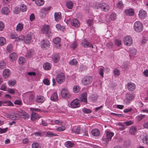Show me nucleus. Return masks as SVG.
I'll return each mask as SVG.
<instances>
[{"mask_svg": "<svg viewBox=\"0 0 148 148\" xmlns=\"http://www.w3.org/2000/svg\"><path fill=\"white\" fill-rule=\"evenodd\" d=\"M41 32L45 34L48 37L51 36L52 34L51 31L50 30V26L47 25H45L41 28Z\"/></svg>", "mask_w": 148, "mask_h": 148, "instance_id": "obj_1", "label": "nucleus"}, {"mask_svg": "<svg viewBox=\"0 0 148 148\" xmlns=\"http://www.w3.org/2000/svg\"><path fill=\"white\" fill-rule=\"evenodd\" d=\"M134 27L135 30L136 32H139L143 30V25L139 21L135 22L134 24Z\"/></svg>", "mask_w": 148, "mask_h": 148, "instance_id": "obj_2", "label": "nucleus"}, {"mask_svg": "<svg viewBox=\"0 0 148 148\" xmlns=\"http://www.w3.org/2000/svg\"><path fill=\"white\" fill-rule=\"evenodd\" d=\"M93 81L92 77L87 76L83 78L82 81V84L84 85H87L90 84Z\"/></svg>", "mask_w": 148, "mask_h": 148, "instance_id": "obj_3", "label": "nucleus"}, {"mask_svg": "<svg viewBox=\"0 0 148 148\" xmlns=\"http://www.w3.org/2000/svg\"><path fill=\"white\" fill-rule=\"evenodd\" d=\"M61 95L62 97L65 98H69L71 97L69 91L66 88L62 89L61 92Z\"/></svg>", "mask_w": 148, "mask_h": 148, "instance_id": "obj_4", "label": "nucleus"}, {"mask_svg": "<svg viewBox=\"0 0 148 148\" xmlns=\"http://www.w3.org/2000/svg\"><path fill=\"white\" fill-rule=\"evenodd\" d=\"M98 6L101 10L105 12H107L110 10L109 5L107 3H99Z\"/></svg>", "mask_w": 148, "mask_h": 148, "instance_id": "obj_5", "label": "nucleus"}, {"mask_svg": "<svg viewBox=\"0 0 148 148\" xmlns=\"http://www.w3.org/2000/svg\"><path fill=\"white\" fill-rule=\"evenodd\" d=\"M65 76L63 73L58 74L56 77V80L59 84H61L63 82L65 79Z\"/></svg>", "mask_w": 148, "mask_h": 148, "instance_id": "obj_6", "label": "nucleus"}, {"mask_svg": "<svg viewBox=\"0 0 148 148\" xmlns=\"http://www.w3.org/2000/svg\"><path fill=\"white\" fill-rule=\"evenodd\" d=\"M134 97V95L133 93L127 94L125 96L124 102L127 104L129 103Z\"/></svg>", "mask_w": 148, "mask_h": 148, "instance_id": "obj_7", "label": "nucleus"}, {"mask_svg": "<svg viewBox=\"0 0 148 148\" xmlns=\"http://www.w3.org/2000/svg\"><path fill=\"white\" fill-rule=\"evenodd\" d=\"M124 41L125 45L127 46H130L133 43V40L132 37L129 36H127L124 37Z\"/></svg>", "mask_w": 148, "mask_h": 148, "instance_id": "obj_8", "label": "nucleus"}, {"mask_svg": "<svg viewBox=\"0 0 148 148\" xmlns=\"http://www.w3.org/2000/svg\"><path fill=\"white\" fill-rule=\"evenodd\" d=\"M67 22L71 24L73 26L76 27H78L80 26V24L78 21V20L75 18L73 19H69L67 21Z\"/></svg>", "mask_w": 148, "mask_h": 148, "instance_id": "obj_9", "label": "nucleus"}, {"mask_svg": "<svg viewBox=\"0 0 148 148\" xmlns=\"http://www.w3.org/2000/svg\"><path fill=\"white\" fill-rule=\"evenodd\" d=\"M71 105L72 108H78L80 106L79 101L77 99L73 100L71 102Z\"/></svg>", "mask_w": 148, "mask_h": 148, "instance_id": "obj_10", "label": "nucleus"}, {"mask_svg": "<svg viewBox=\"0 0 148 148\" xmlns=\"http://www.w3.org/2000/svg\"><path fill=\"white\" fill-rule=\"evenodd\" d=\"M41 46L42 48L47 49L50 46L49 41L47 40H43L41 42Z\"/></svg>", "mask_w": 148, "mask_h": 148, "instance_id": "obj_11", "label": "nucleus"}, {"mask_svg": "<svg viewBox=\"0 0 148 148\" xmlns=\"http://www.w3.org/2000/svg\"><path fill=\"white\" fill-rule=\"evenodd\" d=\"M82 45L85 47H91L92 48L93 47V45L86 39L82 40Z\"/></svg>", "mask_w": 148, "mask_h": 148, "instance_id": "obj_12", "label": "nucleus"}, {"mask_svg": "<svg viewBox=\"0 0 148 148\" xmlns=\"http://www.w3.org/2000/svg\"><path fill=\"white\" fill-rule=\"evenodd\" d=\"M136 87L135 84L133 83L129 82L127 85V89L130 91H133L135 89Z\"/></svg>", "mask_w": 148, "mask_h": 148, "instance_id": "obj_13", "label": "nucleus"}, {"mask_svg": "<svg viewBox=\"0 0 148 148\" xmlns=\"http://www.w3.org/2000/svg\"><path fill=\"white\" fill-rule=\"evenodd\" d=\"M147 15V13L143 9H141L139 12L138 16L140 18L143 19L146 17Z\"/></svg>", "mask_w": 148, "mask_h": 148, "instance_id": "obj_14", "label": "nucleus"}, {"mask_svg": "<svg viewBox=\"0 0 148 148\" xmlns=\"http://www.w3.org/2000/svg\"><path fill=\"white\" fill-rule=\"evenodd\" d=\"M32 112L31 116V119L32 120H34L37 118L36 113L34 112L37 111L36 108H30Z\"/></svg>", "mask_w": 148, "mask_h": 148, "instance_id": "obj_15", "label": "nucleus"}, {"mask_svg": "<svg viewBox=\"0 0 148 148\" xmlns=\"http://www.w3.org/2000/svg\"><path fill=\"white\" fill-rule=\"evenodd\" d=\"M10 74V71L8 69H4L3 72V76L5 79H6L8 77Z\"/></svg>", "mask_w": 148, "mask_h": 148, "instance_id": "obj_16", "label": "nucleus"}, {"mask_svg": "<svg viewBox=\"0 0 148 148\" xmlns=\"http://www.w3.org/2000/svg\"><path fill=\"white\" fill-rule=\"evenodd\" d=\"M87 94L86 93L82 94L80 97V101L81 102H84L86 103H87Z\"/></svg>", "mask_w": 148, "mask_h": 148, "instance_id": "obj_17", "label": "nucleus"}, {"mask_svg": "<svg viewBox=\"0 0 148 148\" xmlns=\"http://www.w3.org/2000/svg\"><path fill=\"white\" fill-rule=\"evenodd\" d=\"M125 12L126 14L128 16L133 15L134 14V10L131 8L125 10Z\"/></svg>", "mask_w": 148, "mask_h": 148, "instance_id": "obj_18", "label": "nucleus"}, {"mask_svg": "<svg viewBox=\"0 0 148 148\" xmlns=\"http://www.w3.org/2000/svg\"><path fill=\"white\" fill-rule=\"evenodd\" d=\"M65 146L67 148H71L75 145V144L71 141H68L65 142Z\"/></svg>", "mask_w": 148, "mask_h": 148, "instance_id": "obj_19", "label": "nucleus"}, {"mask_svg": "<svg viewBox=\"0 0 148 148\" xmlns=\"http://www.w3.org/2000/svg\"><path fill=\"white\" fill-rule=\"evenodd\" d=\"M20 116L18 114L14 112L11 113V119L12 120L18 119Z\"/></svg>", "mask_w": 148, "mask_h": 148, "instance_id": "obj_20", "label": "nucleus"}, {"mask_svg": "<svg viewBox=\"0 0 148 148\" xmlns=\"http://www.w3.org/2000/svg\"><path fill=\"white\" fill-rule=\"evenodd\" d=\"M34 52L32 49H30L27 51L25 54V56L27 58H30L34 54Z\"/></svg>", "mask_w": 148, "mask_h": 148, "instance_id": "obj_21", "label": "nucleus"}, {"mask_svg": "<svg viewBox=\"0 0 148 148\" xmlns=\"http://www.w3.org/2000/svg\"><path fill=\"white\" fill-rule=\"evenodd\" d=\"M52 59L54 63H57L59 61L60 59L59 55L58 54L54 55L53 56Z\"/></svg>", "mask_w": 148, "mask_h": 148, "instance_id": "obj_22", "label": "nucleus"}, {"mask_svg": "<svg viewBox=\"0 0 148 148\" xmlns=\"http://www.w3.org/2000/svg\"><path fill=\"white\" fill-rule=\"evenodd\" d=\"M50 99L52 101H57L58 99V97L57 93L54 92L51 95Z\"/></svg>", "mask_w": 148, "mask_h": 148, "instance_id": "obj_23", "label": "nucleus"}, {"mask_svg": "<svg viewBox=\"0 0 148 148\" xmlns=\"http://www.w3.org/2000/svg\"><path fill=\"white\" fill-rule=\"evenodd\" d=\"M24 41L26 44H28L31 42V36L30 34H27L24 38Z\"/></svg>", "mask_w": 148, "mask_h": 148, "instance_id": "obj_24", "label": "nucleus"}, {"mask_svg": "<svg viewBox=\"0 0 148 148\" xmlns=\"http://www.w3.org/2000/svg\"><path fill=\"white\" fill-rule=\"evenodd\" d=\"M91 133L92 135L95 136H98L100 134V131L97 129L93 130Z\"/></svg>", "mask_w": 148, "mask_h": 148, "instance_id": "obj_25", "label": "nucleus"}, {"mask_svg": "<svg viewBox=\"0 0 148 148\" xmlns=\"http://www.w3.org/2000/svg\"><path fill=\"white\" fill-rule=\"evenodd\" d=\"M114 135V133L110 131H107L106 132V137L110 140H111L112 137Z\"/></svg>", "mask_w": 148, "mask_h": 148, "instance_id": "obj_26", "label": "nucleus"}, {"mask_svg": "<svg viewBox=\"0 0 148 148\" xmlns=\"http://www.w3.org/2000/svg\"><path fill=\"white\" fill-rule=\"evenodd\" d=\"M17 56V55L16 53H12L10 55L9 58L10 60L12 61L14 60L16 58Z\"/></svg>", "mask_w": 148, "mask_h": 148, "instance_id": "obj_27", "label": "nucleus"}, {"mask_svg": "<svg viewBox=\"0 0 148 148\" xmlns=\"http://www.w3.org/2000/svg\"><path fill=\"white\" fill-rule=\"evenodd\" d=\"M51 65L50 63L47 62L44 64L43 67L44 69L48 70L51 69Z\"/></svg>", "mask_w": 148, "mask_h": 148, "instance_id": "obj_28", "label": "nucleus"}, {"mask_svg": "<svg viewBox=\"0 0 148 148\" xmlns=\"http://www.w3.org/2000/svg\"><path fill=\"white\" fill-rule=\"evenodd\" d=\"M54 17L56 21H59L61 18V13L60 12L55 13Z\"/></svg>", "mask_w": 148, "mask_h": 148, "instance_id": "obj_29", "label": "nucleus"}, {"mask_svg": "<svg viewBox=\"0 0 148 148\" xmlns=\"http://www.w3.org/2000/svg\"><path fill=\"white\" fill-rule=\"evenodd\" d=\"M23 28V25L22 23H19L16 26V30L18 32H21Z\"/></svg>", "mask_w": 148, "mask_h": 148, "instance_id": "obj_30", "label": "nucleus"}, {"mask_svg": "<svg viewBox=\"0 0 148 148\" xmlns=\"http://www.w3.org/2000/svg\"><path fill=\"white\" fill-rule=\"evenodd\" d=\"M116 5V7L119 9H122L123 7V4L122 1L121 0L118 1Z\"/></svg>", "mask_w": 148, "mask_h": 148, "instance_id": "obj_31", "label": "nucleus"}, {"mask_svg": "<svg viewBox=\"0 0 148 148\" xmlns=\"http://www.w3.org/2000/svg\"><path fill=\"white\" fill-rule=\"evenodd\" d=\"M1 12L4 14L8 15L9 13V11L8 8L5 7L2 9Z\"/></svg>", "mask_w": 148, "mask_h": 148, "instance_id": "obj_32", "label": "nucleus"}, {"mask_svg": "<svg viewBox=\"0 0 148 148\" xmlns=\"http://www.w3.org/2000/svg\"><path fill=\"white\" fill-rule=\"evenodd\" d=\"M18 62L20 64H23L26 62V60L24 57H21L18 59Z\"/></svg>", "mask_w": 148, "mask_h": 148, "instance_id": "obj_33", "label": "nucleus"}, {"mask_svg": "<svg viewBox=\"0 0 148 148\" xmlns=\"http://www.w3.org/2000/svg\"><path fill=\"white\" fill-rule=\"evenodd\" d=\"M71 131L72 133L76 132L77 134H79L80 132V128L79 127H77L76 128L73 127L72 128Z\"/></svg>", "mask_w": 148, "mask_h": 148, "instance_id": "obj_34", "label": "nucleus"}, {"mask_svg": "<svg viewBox=\"0 0 148 148\" xmlns=\"http://www.w3.org/2000/svg\"><path fill=\"white\" fill-rule=\"evenodd\" d=\"M45 98L42 96H38V103H42L45 101Z\"/></svg>", "mask_w": 148, "mask_h": 148, "instance_id": "obj_35", "label": "nucleus"}, {"mask_svg": "<svg viewBox=\"0 0 148 148\" xmlns=\"http://www.w3.org/2000/svg\"><path fill=\"white\" fill-rule=\"evenodd\" d=\"M34 98V96L33 95L31 94L30 95H29V99L27 102L29 104H31V103L33 101Z\"/></svg>", "mask_w": 148, "mask_h": 148, "instance_id": "obj_36", "label": "nucleus"}, {"mask_svg": "<svg viewBox=\"0 0 148 148\" xmlns=\"http://www.w3.org/2000/svg\"><path fill=\"white\" fill-rule=\"evenodd\" d=\"M143 142L145 144H148V134H145L143 138Z\"/></svg>", "mask_w": 148, "mask_h": 148, "instance_id": "obj_37", "label": "nucleus"}, {"mask_svg": "<svg viewBox=\"0 0 148 148\" xmlns=\"http://www.w3.org/2000/svg\"><path fill=\"white\" fill-rule=\"evenodd\" d=\"M66 6L68 8L71 9L73 8V3L71 1H68L66 3Z\"/></svg>", "mask_w": 148, "mask_h": 148, "instance_id": "obj_38", "label": "nucleus"}, {"mask_svg": "<svg viewBox=\"0 0 148 148\" xmlns=\"http://www.w3.org/2000/svg\"><path fill=\"white\" fill-rule=\"evenodd\" d=\"M20 9L21 11L25 12L27 10V8L26 5L24 4H22L21 6Z\"/></svg>", "mask_w": 148, "mask_h": 148, "instance_id": "obj_39", "label": "nucleus"}, {"mask_svg": "<svg viewBox=\"0 0 148 148\" xmlns=\"http://www.w3.org/2000/svg\"><path fill=\"white\" fill-rule=\"evenodd\" d=\"M113 74L115 77L119 76L120 75L119 70L117 69H115L113 71Z\"/></svg>", "mask_w": 148, "mask_h": 148, "instance_id": "obj_40", "label": "nucleus"}, {"mask_svg": "<svg viewBox=\"0 0 148 148\" xmlns=\"http://www.w3.org/2000/svg\"><path fill=\"white\" fill-rule=\"evenodd\" d=\"M80 91L79 87L78 86H75L73 88V91L75 93H77Z\"/></svg>", "mask_w": 148, "mask_h": 148, "instance_id": "obj_41", "label": "nucleus"}, {"mask_svg": "<svg viewBox=\"0 0 148 148\" xmlns=\"http://www.w3.org/2000/svg\"><path fill=\"white\" fill-rule=\"evenodd\" d=\"M6 41V40L4 37H0V45H3L5 43Z\"/></svg>", "mask_w": 148, "mask_h": 148, "instance_id": "obj_42", "label": "nucleus"}, {"mask_svg": "<svg viewBox=\"0 0 148 148\" xmlns=\"http://www.w3.org/2000/svg\"><path fill=\"white\" fill-rule=\"evenodd\" d=\"M145 115L141 114L137 116L136 117V119L137 121L139 122L143 118L145 117Z\"/></svg>", "mask_w": 148, "mask_h": 148, "instance_id": "obj_43", "label": "nucleus"}, {"mask_svg": "<svg viewBox=\"0 0 148 148\" xmlns=\"http://www.w3.org/2000/svg\"><path fill=\"white\" fill-rule=\"evenodd\" d=\"M51 7H49L46 8H44L41 10L40 12V15L41 16H42L43 15V13H42V11L43 10L44 11H47L50 10L51 9Z\"/></svg>", "mask_w": 148, "mask_h": 148, "instance_id": "obj_44", "label": "nucleus"}, {"mask_svg": "<svg viewBox=\"0 0 148 148\" xmlns=\"http://www.w3.org/2000/svg\"><path fill=\"white\" fill-rule=\"evenodd\" d=\"M61 41V39L59 37H57L53 39V42L56 44L59 43Z\"/></svg>", "mask_w": 148, "mask_h": 148, "instance_id": "obj_45", "label": "nucleus"}, {"mask_svg": "<svg viewBox=\"0 0 148 148\" xmlns=\"http://www.w3.org/2000/svg\"><path fill=\"white\" fill-rule=\"evenodd\" d=\"M77 61L75 59H72L69 62V64L71 65H76L77 63Z\"/></svg>", "mask_w": 148, "mask_h": 148, "instance_id": "obj_46", "label": "nucleus"}, {"mask_svg": "<svg viewBox=\"0 0 148 148\" xmlns=\"http://www.w3.org/2000/svg\"><path fill=\"white\" fill-rule=\"evenodd\" d=\"M136 131V127H131L130 130V132L132 134H134Z\"/></svg>", "mask_w": 148, "mask_h": 148, "instance_id": "obj_47", "label": "nucleus"}, {"mask_svg": "<svg viewBox=\"0 0 148 148\" xmlns=\"http://www.w3.org/2000/svg\"><path fill=\"white\" fill-rule=\"evenodd\" d=\"M16 82L15 80H9L8 82V84L10 86H13L15 84Z\"/></svg>", "mask_w": 148, "mask_h": 148, "instance_id": "obj_48", "label": "nucleus"}, {"mask_svg": "<svg viewBox=\"0 0 148 148\" xmlns=\"http://www.w3.org/2000/svg\"><path fill=\"white\" fill-rule=\"evenodd\" d=\"M5 64L4 61H1L0 62V69H3L5 68Z\"/></svg>", "mask_w": 148, "mask_h": 148, "instance_id": "obj_49", "label": "nucleus"}, {"mask_svg": "<svg viewBox=\"0 0 148 148\" xmlns=\"http://www.w3.org/2000/svg\"><path fill=\"white\" fill-rule=\"evenodd\" d=\"M39 122L40 125H42L43 126H46L48 125L46 122L42 120H41V121L39 120Z\"/></svg>", "mask_w": 148, "mask_h": 148, "instance_id": "obj_50", "label": "nucleus"}, {"mask_svg": "<svg viewBox=\"0 0 148 148\" xmlns=\"http://www.w3.org/2000/svg\"><path fill=\"white\" fill-rule=\"evenodd\" d=\"M116 17V14L114 13H112L110 16V19L112 20H115Z\"/></svg>", "mask_w": 148, "mask_h": 148, "instance_id": "obj_51", "label": "nucleus"}, {"mask_svg": "<svg viewBox=\"0 0 148 148\" xmlns=\"http://www.w3.org/2000/svg\"><path fill=\"white\" fill-rule=\"evenodd\" d=\"M82 110L83 112L86 114L90 113L92 112L89 109L85 108H83Z\"/></svg>", "mask_w": 148, "mask_h": 148, "instance_id": "obj_52", "label": "nucleus"}, {"mask_svg": "<svg viewBox=\"0 0 148 148\" xmlns=\"http://www.w3.org/2000/svg\"><path fill=\"white\" fill-rule=\"evenodd\" d=\"M109 140H110L106 137H103L102 139V142L104 144H107Z\"/></svg>", "mask_w": 148, "mask_h": 148, "instance_id": "obj_53", "label": "nucleus"}, {"mask_svg": "<svg viewBox=\"0 0 148 148\" xmlns=\"http://www.w3.org/2000/svg\"><path fill=\"white\" fill-rule=\"evenodd\" d=\"M12 46L11 44H10L7 46L6 50L8 52H10L12 49Z\"/></svg>", "mask_w": 148, "mask_h": 148, "instance_id": "obj_54", "label": "nucleus"}, {"mask_svg": "<svg viewBox=\"0 0 148 148\" xmlns=\"http://www.w3.org/2000/svg\"><path fill=\"white\" fill-rule=\"evenodd\" d=\"M25 37L23 35H21L16 38V41H20L24 40Z\"/></svg>", "mask_w": 148, "mask_h": 148, "instance_id": "obj_55", "label": "nucleus"}, {"mask_svg": "<svg viewBox=\"0 0 148 148\" xmlns=\"http://www.w3.org/2000/svg\"><path fill=\"white\" fill-rule=\"evenodd\" d=\"M43 83L47 85H49L50 84V82L49 80L47 78L45 79L43 81Z\"/></svg>", "mask_w": 148, "mask_h": 148, "instance_id": "obj_56", "label": "nucleus"}, {"mask_svg": "<svg viewBox=\"0 0 148 148\" xmlns=\"http://www.w3.org/2000/svg\"><path fill=\"white\" fill-rule=\"evenodd\" d=\"M65 127L62 126L57 127L56 129V130L58 131H62L65 130Z\"/></svg>", "mask_w": 148, "mask_h": 148, "instance_id": "obj_57", "label": "nucleus"}, {"mask_svg": "<svg viewBox=\"0 0 148 148\" xmlns=\"http://www.w3.org/2000/svg\"><path fill=\"white\" fill-rule=\"evenodd\" d=\"M44 3L43 0H38V6H41Z\"/></svg>", "mask_w": 148, "mask_h": 148, "instance_id": "obj_58", "label": "nucleus"}, {"mask_svg": "<svg viewBox=\"0 0 148 148\" xmlns=\"http://www.w3.org/2000/svg\"><path fill=\"white\" fill-rule=\"evenodd\" d=\"M77 46V44L76 42H74L73 43L71 44V45L70 47L73 49H74L76 48Z\"/></svg>", "mask_w": 148, "mask_h": 148, "instance_id": "obj_59", "label": "nucleus"}, {"mask_svg": "<svg viewBox=\"0 0 148 148\" xmlns=\"http://www.w3.org/2000/svg\"><path fill=\"white\" fill-rule=\"evenodd\" d=\"M130 53L133 55H136L137 51L136 49H131L129 50Z\"/></svg>", "mask_w": 148, "mask_h": 148, "instance_id": "obj_60", "label": "nucleus"}, {"mask_svg": "<svg viewBox=\"0 0 148 148\" xmlns=\"http://www.w3.org/2000/svg\"><path fill=\"white\" fill-rule=\"evenodd\" d=\"M104 69L102 68H100L99 69V74L102 77L103 76Z\"/></svg>", "mask_w": 148, "mask_h": 148, "instance_id": "obj_61", "label": "nucleus"}, {"mask_svg": "<svg viewBox=\"0 0 148 148\" xmlns=\"http://www.w3.org/2000/svg\"><path fill=\"white\" fill-rule=\"evenodd\" d=\"M111 115H113L114 116H117L118 117H124V116L123 114H117L115 113H111L110 114Z\"/></svg>", "mask_w": 148, "mask_h": 148, "instance_id": "obj_62", "label": "nucleus"}, {"mask_svg": "<svg viewBox=\"0 0 148 148\" xmlns=\"http://www.w3.org/2000/svg\"><path fill=\"white\" fill-rule=\"evenodd\" d=\"M124 123L127 126H129L132 125L133 123V122L131 121H129L125 122Z\"/></svg>", "mask_w": 148, "mask_h": 148, "instance_id": "obj_63", "label": "nucleus"}, {"mask_svg": "<svg viewBox=\"0 0 148 148\" xmlns=\"http://www.w3.org/2000/svg\"><path fill=\"white\" fill-rule=\"evenodd\" d=\"M115 44L118 46H119L121 44V41L120 40L116 39L115 41Z\"/></svg>", "mask_w": 148, "mask_h": 148, "instance_id": "obj_64", "label": "nucleus"}]
</instances>
